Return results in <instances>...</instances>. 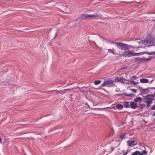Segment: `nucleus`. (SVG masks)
I'll return each mask as SVG.
<instances>
[{
    "mask_svg": "<svg viewBox=\"0 0 155 155\" xmlns=\"http://www.w3.org/2000/svg\"><path fill=\"white\" fill-rule=\"evenodd\" d=\"M155 42V38L151 36H148L144 40L143 43L148 47L153 46Z\"/></svg>",
    "mask_w": 155,
    "mask_h": 155,
    "instance_id": "f257e3e1",
    "label": "nucleus"
},
{
    "mask_svg": "<svg viewBox=\"0 0 155 155\" xmlns=\"http://www.w3.org/2000/svg\"><path fill=\"white\" fill-rule=\"evenodd\" d=\"M153 100L151 99L150 95H148L143 96L142 102L146 104V105L149 107L153 103Z\"/></svg>",
    "mask_w": 155,
    "mask_h": 155,
    "instance_id": "f03ea898",
    "label": "nucleus"
},
{
    "mask_svg": "<svg viewBox=\"0 0 155 155\" xmlns=\"http://www.w3.org/2000/svg\"><path fill=\"white\" fill-rule=\"evenodd\" d=\"M114 43L115 44L116 46L118 48L121 50H125L124 45H125V44L119 42H115Z\"/></svg>",
    "mask_w": 155,
    "mask_h": 155,
    "instance_id": "7ed1b4c3",
    "label": "nucleus"
},
{
    "mask_svg": "<svg viewBox=\"0 0 155 155\" xmlns=\"http://www.w3.org/2000/svg\"><path fill=\"white\" fill-rule=\"evenodd\" d=\"M122 55L124 57H131L133 55V52L130 51H125L122 54Z\"/></svg>",
    "mask_w": 155,
    "mask_h": 155,
    "instance_id": "20e7f679",
    "label": "nucleus"
},
{
    "mask_svg": "<svg viewBox=\"0 0 155 155\" xmlns=\"http://www.w3.org/2000/svg\"><path fill=\"white\" fill-rule=\"evenodd\" d=\"M152 57L150 58L149 57V58H137L136 59V61L137 63H140L141 62L143 61H147L150 59Z\"/></svg>",
    "mask_w": 155,
    "mask_h": 155,
    "instance_id": "39448f33",
    "label": "nucleus"
},
{
    "mask_svg": "<svg viewBox=\"0 0 155 155\" xmlns=\"http://www.w3.org/2000/svg\"><path fill=\"white\" fill-rule=\"evenodd\" d=\"M113 81L110 79H108L104 81V84L105 85H108V87L110 86H114V84L113 83Z\"/></svg>",
    "mask_w": 155,
    "mask_h": 155,
    "instance_id": "423d86ee",
    "label": "nucleus"
},
{
    "mask_svg": "<svg viewBox=\"0 0 155 155\" xmlns=\"http://www.w3.org/2000/svg\"><path fill=\"white\" fill-rule=\"evenodd\" d=\"M127 142V145L129 146H134L137 144L135 140H128Z\"/></svg>",
    "mask_w": 155,
    "mask_h": 155,
    "instance_id": "0eeeda50",
    "label": "nucleus"
},
{
    "mask_svg": "<svg viewBox=\"0 0 155 155\" xmlns=\"http://www.w3.org/2000/svg\"><path fill=\"white\" fill-rule=\"evenodd\" d=\"M130 107L132 109H135L137 107V104L135 102L130 101Z\"/></svg>",
    "mask_w": 155,
    "mask_h": 155,
    "instance_id": "6e6552de",
    "label": "nucleus"
},
{
    "mask_svg": "<svg viewBox=\"0 0 155 155\" xmlns=\"http://www.w3.org/2000/svg\"><path fill=\"white\" fill-rule=\"evenodd\" d=\"M123 77H117L115 78V81L116 82H119L120 83H124V82L122 80V78Z\"/></svg>",
    "mask_w": 155,
    "mask_h": 155,
    "instance_id": "1a4fd4ad",
    "label": "nucleus"
},
{
    "mask_svg": "<svg viewBox=\"0 0 155 155\" xmlns=\"http://www.w3.org/2000/svg\"><path fill=\"white\" fill-rule=\"evenodd\" d=\"M99 16V15L97 13H94L93 14H88V18H96Z\"/></svg>",
    "mask_w": 155,
    "mask_h": 155,
    "instance_id": "9d476101",
    "label": "nucleus"
},
{
    "mask_svg": "<svg viewBox=\"0 0 155 155\" xmlns=\"http://www.w3.org/2000/svg\"><path fill=\"white\" fill-rule=\"evenodd\" d=\"M139 89L140 90L142 91L143 92H150V87H148V88L145 89H143L142 88V87L140 86H139Z\"/></svg>",
    "mask_w": 155,
    "mask_h": 155,
    "instance_id": "9b49d317",
    "label": "nucleus"
},
{
    "mask_svg": "<svg viewBox=\"0 0 155 155\" xmlns=\"http://www.w3.org/2000/svg\"><path fill=\"white\" fill-rule=\"evenodd\" d=\"M146 106V105L144 104L139 103L137 106L138 107L139 110H143Z\"/></svg>",
    "mask_w": 155,
    "mask_h": 155,
    "instance_id": "f8f14e48",
    "label": "nucleus"
},
{
    "mask_svg": "<svg viewBox=\"0 0 155 155\" xmlns=\"http://www.w3.org/2000/svg\"><path fill=\"white\" fill-rule=\"evenodd\" d=\"M88 14H84L81 16L80 18L81 20H85L88 18Z\"/></svg>",
    "mask_w": 155,
    "mask_h": 155,
    "instance_id": "ddd939ff",
    "label": "nucleus"
},
{
    "mask_svg": "<svg viewBox=\"0 0 155 155\" xmlns=\"http://www.w3.org/2000/svg\"><path fill=\"white\" fill-rule=\"evenodd\" d=\"M143 98H141L140 97H137L135 98L133 101L135 102H138L141 101H142Z\"/></svg>",
    "mask_w": 155,
    "mask_h": 155,
    "instance_id": "4468645a",
    "label": "nucleus"
},
{
    "mask_svg": "<svg viewBox=\"0 0 155 155\" xmlns=\"http://www.w3.org/2000/svg\"><path fill=\"white\" fill-rule=\"evenodd\" d=\"M130 103V102H128V101H125L123 103V106L125 108H130V104H129V103Z\"/></svg>",
    "mask_w": 155,
    "mask_h": 155,
    "instance_id": "2eb2a0df",
    "label": "nucleus"
},
{
    "mask_svg": "<svg viewBox=\"0 0 155 155\" xmlns=\"http://www.w3.org/2000/svg\"><path fill=\"white\" fill-rule=\"evenodd\" d=\"M110 149H108V152H112V151H113L114 149L115 148H116L117 147V145H114V146H112V145H110Z\"/></svg>",
    "mask_w": 155,
    "mask_h": 155,
    "instance_id": "dca6fc26",
    "label": "nucleus"
},
{
    "mask_svg": "<svg viewBox=\"0 0 155 155\" xmlns=\"http://www.w3.org/2000/svg\"><path fill=\"white\" fill-rule=\"evenodd\" d=\"M140 82L141 83H148L149 82V80L147 79H141L140 80Z\"/></svg>",
    "mask_w": 155,
    "mask_h": 155,
    "instance_id": "f3484780",
    "label": "nucleus"
},
{
    "mask_svg": "<svg viewBox=\"0 0 155 155\" xmlns=\"http://www.w3.org/2000/svg\"><path fill=\"white\" fill-rule=\"evenodd\" d=\"M112 146L117 145V147L119 145L117 141H113L111 142Z\"/></svg>",
    "mask_w": 155,
    "mask_h": 155,
    "instance_id": "a211bd4d",
    "label": "nucleus"
},
{
    "mask_svg": "<svg viewBox=\"0 0 155 155\" xmlns=\"http://www.w3.org/2000/svg\"><path fill=\"white\" fill-rule=\"evenodd\" d=\"M116 108L117 109L120 110L123 109V106L121 104H117L116 105Z\"/></svg>",
    "mask_w": 155,
    "mask_h": 155,
    "instance_id": "6ab92c4d",
    "label": "nucleus"
},
{
    "mask_svg": "<svg viewBox=\"0 0 155 155\" xmlns=\"http://www.w3.org/2000/svg\"><path fill=\"white\" fill-rule=\"evenodd\" d=\"M125 45H124L125 50L126 49L127 50L129 49L130 47L133 48V47L131 46L130 45H128L125 44Z\"/></svg>",
    "mask_w": 155,
    "mask_h": 155,
    "instance_id": "aec40b11",
    "label": "nucleus"
},
{
    "mask_svg": "<svg viewBox=\"0 0 155 155\" xmlns=\"http://www.w3.org/2000/svg\"><path fill=\"white\" fill-rule=\"evenodd\" d=\"M148 96L150 95L151 97V98L153 100L155 98V93L153 94H148Z\"/></svg>",
    "mask_w": 155,
    "mask_h": 155,
    "instance_id": "412c9836",
    "label": "nucleus"
},
{
    "mask_svg": "<svg viewBox=\"0 0 155 155\" xmlns=\"http://www.w3.org/2000/svg\"><path fill=\"white\" fill-rule=\"evenodd\" d=\"M101 82V80H97L96 81L94 82V84L96 85H97L99 84Z\"/></svg>",
    "mask_w": 155,
    "mask_h": 155,
    "instance_id": "4be33fe9",
    "label": "nucleus"
},
{
    "mask_svg": "<svg viewBox=\"0 0 155 155\" xmlns=\"http://www.w3.org/2000/svg\"><path fill=\"white\" fill-rule=\"evenodd\" d=\"M120 137L121 139V140H122L124 139L126 137V135L125 134L121 135V136H120Z\"/></svg>",
    "mask_w": 155,
    "mask_h": 155,
    "instance_id": "5701e85b",
    "label": "nucleus"
},
{
    "mask_svg": "<svg viewBox=\"0 0 155 155\" xmlns=\"http://www.w3.org/2000/svg\"><path fill=\"white\" fill-rule=\"evenodd\" d=\"M130 83L134 85H136L138 84V82H137L135 81L134 80H132L130 81Z\"/></svg>",
    "mask_w": 155,
    "mask_h": 155,
    "instance_id": "b1692460",
    "label": "nucleus"
},
{
    "mask_svg": "<svg viewBox=\"0 0 155 155\" xmlns=\"http://www.w3.org/2000/svg\"><path fill=\"white\" fill-rule=\"evenodd\" d=\"M108 52L110 53H112L113 54H115V53L112 50H111V49H108Z\"/></svg>",
    "mask_w": 155,
    "mask_h": 155,
    "instance_id": "393cba45",
    "label": "nucleus"
},
{
    "mask_svg": "<svg viewBox=\"0 0 155 155\" xmlns=\"http://www.w3.org/2000/svg\"><path fill=\"white\" fill-rule=\"evenodd\" d=\"M130 90L134 93H136V92L137 91L136 89L130 88Z\"/></svg>",
    "mask_w": 155,
    "mask_h": 155,
    "instance_id": "a878e982",
    "label": "nucleus"
},
{
    "mask_svg": "<svg viewBox=\"0 0 155 155\" xmlns=\"http://www.w3.org/2000/svg\"><path fill=\"white\" fill-rule=\"evenodd\" d=\"M140 53H135L134 52H133V56H135L138 55Z\"/></svg>",
    "mask_w": 155,
    "mask_h": 155,
    "instance_id": "bb28decb",
    "label": "nucleus"
},
{
    "mask_svg": "<svg viewBox=\"0 0 155 155\" xmlns=\"http://www.w3.org/2000/svg\"><path fill=\"white\" fill-rule=\"evenodd\" d=\"M151 110H155V105L153 106L150 108Z\"/></svg>",
    "mask_w": 155,
    "mask_h": 155,
    "instance_id": "cd10ccee",
    "label": "nucleus"
},
{
    "mask_svg": "<svg viewBox=\"0 0 155 155\" xmlns=\"http://www.w3.org/2000/svg\"><path fill=\"white\" fill-rule=\"evenodd\" d=\"M134 96V94H133L132 93H130L129 94H128V97H132Z\"/></svg>",
    "mask_w": 155,
    "mask_h": 155,
    "instance_id": "c85d7f7f",
    "label": "nucleus"
},
{
    "mask_svg": "<svg viewBox=\"0 0 155 155\" xmlns=\"http://www.w3.org/2000/svg\"><path fill=\"white\" fill-rule=\"evenodd\" d=\"M145 53H147V54L149 55H151L153 54L152 52H145Z\"/></svg>",
    "mask_w": 155,
    "mask_h": 155,
    "instance_id": "c756f323",
    "label": "nucleus"
},
{
    "mask_svg": "<svg viewBox=\"0 0 155 155\" xmlns=\"http://www.w3.org/2000/svg\"><path fill=\"white\" fill-rule=\"evenodd\" d=\"M104 86H105V84H104V82L100 86V87H102Z\"/></svg>",
    "mask_w": 155,
    "mask_h": 155,
    "instance_id": "7c9ffc66",
    "label": "nucleus"
},
{
    "mask_svg": "<svg viewBox=\"0 0 155 155\" xmlns=\"http://www.w3.org/2000/svg\"><path fill=\"white\" fill-rule=\"evenodd\" d=\"M128 151H127L125 153H124L122 155H127Z\"/></svg>",
    "mask_w": 155,
    "mask_h": 155,
    "instance_id": "2f4dec72",
    "label": "nucleus"
},
{
    "mask_svg": "<svg viewBox=\"0 0 155 155\" xmlns=\"http://www.w3.org/2000/svg\"><path fill=\"white\" fill-rule=\"evenodd\" d=\"M124 94L126 96H128V94L126 93H124Z\"/></svg>",
    "mask_w": 155,
    "mask_h": 155,
    "instance_id": "473e14b6",
    "label": "nucleus"
},
{
    "mask_svg": "<svg viewBox=\"0 0 155 155\" xmlns=\"http://www.w3.org/2000/svg\"><path fill=\"white\" fill-rule=\"evenodd\" d=\"M57 33H56L55 34V36H54V38L53 39H54L57 36Z\"/></svg>",
    "mask_w": 155,
    "mask_h": 155,
    "instance_id": "72a5a7b5",
    "label": "nucleus"
},
{
    "mask_svg": "<svg viewBox=\"0 0 155 155\" xmlns=\"http://www.w3.org/2000/svg\"><path fill=\"white\" fill-rule=\"evenodd\" d=\"M132 78L134 79H135L136 78V76H134L132 77Z\"/></svg>",
    "mask_w": 155,
    "mask_h": 155,
    "instance_id": "f704fd0d",
    "label": "nucleus"
},
{
    "mask_svg": "<svg viewBox=\"0 0 155 155\" xmlns=\"http://www.w3.org/2000/svg\"><path fill=\"white\" fill-rule=\"evenodd\" d=\"M152 89H155V87H150V90Z\"/></svg>",
    "mask_w": 155,
    "mask_h": 155,
    "instance_id": "c9c22d12",
    "label": "nucleus"
},
{
    "mask_svg": "<svg viewBox=\"0 0 155 155\" xmlns=\"http://www.w3.org/2000/svg\"><path fill=\"white\" fill-rule=\"evenodd\" d=\"M2 139L1 137H0V143H2Z\"/></svg>",
    "mask_w": 155,
    "mask_h": 155,
    "instance_id": "e433bc0d",
    "label": "nucleus"
},
{
    "mask_svg": "<svg viewBox=\"0 0 155 155\" xmlns=\"http://www.w3.org/2000/svg\"><path fill=\"white\" fill-rule=\"evenodd\" d=\"M152 116H155V112H154L153 114H152Z\"/></svg>",
    "mask_w": 155,
    "mask_h": 155,
    "instance_id": "4c0bfd02",
    "label": "nucleus"
},
{
    "mask_svg": "<svg viewBox=\"0 0 155 155\" xmlns=\"http://www.w3.org/2000/svg\"><path fill=\"white\" fill-rule=\"evenodd\" d=\"M126 84H130V83H129V82L126 83Z\"/></svg>",
    "mask_w": 155,
    "mask_h": 155,
    "instance_id": "58836bf2",
    "label": "nucleus"
},
{
    "mask_svg": "<svg viewBox=\"0 0 155 155\" xmlns=\"http://www.w3.org/2000/svg\"><path fill=\"white\" fill-rule=\"evenodd\" d=\"M153 54H155V51L152 52Z\"/></svg>",
    "mask_w": 155,
    "mask_h": 155,
    "instance_id": "ea45409f",
    "label": "nucleus"
},
{
    "mask_svg": "<svg viewBox=\"0 0 155 155\" xmlns=\"http://www.w3.org/2000/svg\"><path fill=\"white\" fill-rule=\"evenodd\" d=\"M137 42L139 43H141V41H137Z\"/></svg>",
    "mask_w": 155,
    "mask_h": 155,
    "instance_id": "a19ab883",
    "label": "nucleus"
},
{
    "mask_svg": "<svg viewBox=\"0 0 155 155\" xmlns=\"http://www.w3.org/2000/svg\"><path fill=\"white\" fill-rule=\"evenodd\" d=\"M108 107H105V108H102L103 109H105V108H107Z\"/></svg>",
    "mask_w": 155,
    "mask_h": 155,
    "instance_id": "79ce46f5",
    "label": "nucleus"
},
{
    "mask_svg": "<svg viewBox=\"0 0 155 155\" xmlns=\"http://www.w3.org/2000/svg\"><path fill=\"white\" fill-rule=\"evenodd\" d=\"M113 108L115 109V107H113Z\"/></svg>",
    "mask_w": 155,
    "mask_h": 155,
    "instance_id": "37998d69",
    "label": "nucleus"
},
{
    "mask_svg": "<svg viewBox=\"0 0 155 155\" xmlns=\"http://www.w3.org/2000/svg\"><path fill=\"white\" fill-rule=\"evenodd\" d=\"M152 81H150V83H151V82H152Z\"/></svg>",
    "mask_w": 155,
    "mask_h": 155,
    "instance_id": "c03bdc74",
    "label": "nucleus"
},
{
    "mask_svg": "<svg viewBox=\"0 0 155 155\" xmlns=\"http://www.w3.org/2000/svg\"><path fill=\"white\" fill-rule=\"evenodd\" d=\"M140 150H140V151H142V150H141V149H140Z\"/></svg>",
    "mask_w": 155,
    "mask_h": 155,
    "instance_id": "a18cd8bd",
    "label": "nucleus"
}]
</instances>
